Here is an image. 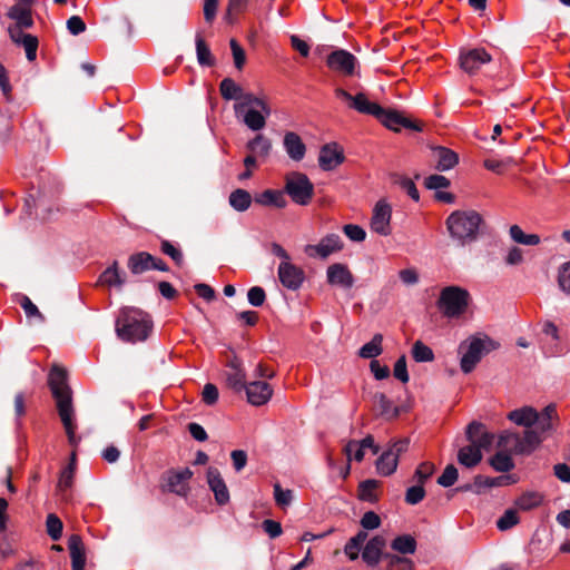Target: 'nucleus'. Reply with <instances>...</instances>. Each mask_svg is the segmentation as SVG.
Returning a JSON list of instances; mask_svg holds the SVG:
<instances>
[{
  "instance_id": "nucleus-1",
  "label": "nucleus",
  "mask_w": 570,
  "mask_h": 570,
  "mask_svg": "<svg viewBox=\"0 0 570 570\" xmlns=\"http://www.w3.org/2000/svg\"><path fill=\"white\" fill-rule=\"evenodd\" d=\"M67 371L55 364L48 376V384L57 403L59 417L68 436V442L76 448L80 438L76 435L77 424L75 423V409L72 405V391L68 385Z\"/></svg>"
},
{
  "instance_id": "nucleus-2",
  "label": "nucleus",
  "mask_w": 570,
  "mask_h": 570,
  "mask_svg": "<svg viewBox=\"0 0 570 570\" xmlns=\"http://www.w3.org/2000/svg\"><path fill=\"white\" fill-rule=\"evenodd\" d=\"M151 328L150 315L136 307H124L116 321L117 336L129 343L145 341Z\"/></svg>"
},
{
  "instance_id": "nucleus-3",
  "label": "nucleus",
  "mask_w": 570,
  "mask_h": 570,
  "mask_svg": "<svg viewBox=\"0 0 570 570\" xmlns=\"http://www.w3.org/2000/svg\"><path fill=\"white\" fill-rule=\"evenodd\" d=\"M483 224L482 216L475 210H454L445 219L450 237L460 246L469 245L479 237Z\"/></svg>"
},
{
  "instance_id": "nucleus-4",
  "label": "nucleus",
  "mask_w": 570,
  "mask_h": 570,
  "mask_svg": "<svg viewBox=\"0 0 570 570\" xmlns=\"http://www.w3.org/2000/svg\"><path fill=\"white\" fill-rule=\"evenodd\" d=\"M355 110L361 114L375 117L385 127L394 131H399L400 127L412 129L414 131H422L423 129L422 125L411 120L400 111L395 109H385L379 104L370 101L365 94H361L358 96L357 100L355 101Z\"/></svg>"
},
{
  "instance_id": "nucleus-5",
  "label": "nucleus",
  "mask_w": 570,
  "mask_h": 570,
  "mask_svg": "<svg viewBox=\"0 0 570 570\" xmlns=\"http://www.w3.org/2000/svg\"><path fill=\"white\" fill-rule=\"evenodd\" d=\"M499 346L500 344L488 335L483 337L471 336L469 340L463 341L459 345V353H462L460 361L462 372L465 374L471 373L483 355L499 348Z\"/></svg>"
},
{
  "instance_id": "nucleus-6",
  "label": "nucleus",
  "mask_w": 570,
  "mask_h": 570,
  "mask_svg": "<svg viewBox=\"0 0 570 570\" xmlns=\"http://www.w3.org/2000/svg\"><path fill=\"white\" fill-rule=\"evenodd\" d=\"M471 296L470 293L460 286L444 287L438 299V308L449 318L459 317L465 313Z\"/></svg>"
},
{
  "instance_id": "nucleus-7",
  "label": "nucleus",
  "mask_w": 570,
  "mask_h": 570,
  "mask_svg": "<svg viewBox=\"0 0 570 570\" xmlns=\"http://www.w3.org/2000/svg\"><path fill=\"white\" fill-rule=\"evenodd\" d=\"M497 446L500 451L511 454L529 455L539 446V440L534 432L524 431L520 436L517 433L504 431L499 435Z\"/></svg>"
},
{
  "instance_id": "nucleus-8",
  "label": "nucleus",
  "mask_w": 570,
  "mask_h": 570,
  "mask_svg": "<svg viewBox=\"0 0 570 570\" xmlns=\"http://www.w3.org/2000/svg\"><path fill=\"white\" fill-rule=\"evenodd\" d=\"M284 191L295 204L306 206L314 196V185L307 175L294 171L286 176Z\"/></svg>"
},
{
  "instance_id": "nucleus-9",
  "label": "nucleus",
  "mask_w": 570,
  "mask_h": 570,
  "mask_svg": "<svg viewBox=\"0 0 570 570\" xmlns=\"http://www.w3.org/2000/svg\"><path fill=\"white\" fill-rule=\"evenodd\" d=\"M194 472L189 468L180 471L169 469L161 475V490L164 492L175 493L179 497H187L189 492L188 482L193 478Z\"/></svg>"
},
{
  "instance_id": "nucleus-10",
  "label": "nucleus",
  "mask_w": 570,
  "mask_h": 570,
  "mask_svg": "<svg viewBox=\"0 0 570 570\" xmlns=\"http://www.w3.org/2000/svg\"><path fill=\"white\" fill-rule=\"evenodd\" d=\"M357 65L356 57L345 49H336L326 57V66L345 77L355 75Z\"/></svg>"
},
{
  "instance_id": "nucleus-11",
  "label": "nucleus",
  "mask_w": 570,
  "mask_h": 570,
  "mask_svg": "<svg viewBox=\"0 0 570 570\" xmlns=\"http://www.w3.org/2000/svg\"><path fill=\"white\" fill-rule=\"evenodd\" d=\"M491 60V55L484 48L463 49L459 53V65L470 76L475 75L482 65Z\"/></svg>"
},
{
  "instance_id": "nucleus-12",
  "label": "nucleus",
  "mask_w": 570,
  "mask_h": 570,
  "mask_svg": "<svg viewBox=\"0 0 570 570\" xmlns=\"http://www.w3.org/2000/svg\"><path fill=\"white\" fill-rule=\"evenodd\" d=\"M558 420L557 406L549 404L541 412H538V420H535L533 428L525 431L534 432L540 445L554 431V423Z\"/></svg>"
},
{
  "instance_id": "nucleus-13",
  "label": "nucleus",
  "mask_w": 570,
  "mask_h": 570,
  "mask_svg": "<svg viewBox=\"0 0 570 570\" xmlns=\"http://www.w3.org/2000/svg\"><path fill=\"white\" fill-rule=\"evenodd\" d=\"M391 206L383 199L379 200L373 209V216L371 218V229L381 236L391 235Z\"/></svg>"
},
{
  "instance_id": "nucleus-14",
  "label": "nucleus",
  "mask_w": 570,
  "mask_h": 570,
  "mask_svg": "<svg viewBox=\"0 0 570 570\" xmlns=\"http://www.w3.org/2000/svg\"><path fill=\"white\" fill-rule=\"evenodd\" d=\"M465 436L470 444L480 452L482 450H490L495 439V435L485 431L484 424L478 421H472L466 426Z\"/></svg>"
},
{
  "instance_id": "nucleus-15",
  "label": "nucleus",
  "mask_w": 570,
  "mask_h": 570,
  "mask_svg": "<svg viewBox=\"0 0 570 570\" xmlns=\"http://www.w3.org/2000/svg\"><path fill=\"white\" fill-rule=\"evenodd\" d=\"M277 274L282 285L291 291L301 288L305 281L304 271L291 262H282L278 265Z\"/></svg>"
},
{
  "instance_id": "nucleus-16",
  "label": "nucleus",
  "mask_w": 570,
  "mask_h": 570,
  "mask_svg": "<svg viewBox=\"0 0 570 570\" xmlns=\"http://www.w3.org/2000/svg\"><path fill=\"white\" fill-rule=\"evenodd\" d=\"M342 248L343 242L340 235L328 234L317 245H306L304 252L309 257L320 256L321 258H327L331 254L340 252Z\"/></svg>"
},
{
  "instance_id": "nucleus-17",
  "label": "nucleus",
  "mask_w": 570,
  "mask_h": 570,
  "mask_svg": "<svg viewBox=\"0 0 570 570\" xmlns=\"http://www.w3.org/2000/svg\"><path fill=\"white\" fill-rule=\"evenodd\" d=\"M345 160L343 149L336 142L325 144L321 147L318 155V165L325 170L335 169Z\"/></svg>"
},
{
  "instance_id": "nucleus-18",
  "label": "nucleus",
  "mask_w": 570,
  "mask_h": 570,
  "mask_svg": "<svg viewBox=\"0 0 570 570\" xmlns=\"http://www.w3.org/2000/svg\"><path fill=\"white\" fill-rule=\"evenodd\" d=\"M385 547L386 539L383 535L376 534L372 537L366 541L362 550V560L370 568L376 567L382 561Z\"/></svg>"
},
{
  "instance_id": "nucleus-19",
  "label": "nucleus",
  "mask_w": 570,
  "mask_h": 570,
  "mask_svg": "<svg viewBox=\"0 0 570 570\" xmlns=\"http://www.w3.org/2000/svg\"><path fill=\"white\" fill-rule=\"evenodd\" d=\"M247 401L255 406H261L269 401L273 394L272 386L264 381H254L246 387Z\"/></svg>"
},
{
  "instance_id": "nucleus-20",
  "label": "nucleus",
  "mask_w": 570,
  "mask_h": 570,
  "mask_svg": "<svg viewBox=\"0 0 570 570\" xmlns=\"http://www.w3.org/2000/svg\"><path fill=\"white\" fill-rule=\"evenodd\" d=\"M207 483L215 494V500L219 505L229 501V492L217 468L209 466L207 470Z\"/></svg>"
},
{
  "instance_id": "nucleus-21",
  "label": "nucleus",
  "mask_w": 570,
  "mask_h": 570,
  "mask_svg": "<svg viewBox=\"0 0 570 570\" xmlns=\"http://www.w3.org/2000/svg\"><path fill=\"white\" fill-rule=\"evenodd\" d=\"M327 282L331 285H337L344 288H351L354 285V276L348 267L341 263L332 264L326 272Z\"/></svg>"
},
{
  "instance_id": "nucleus-22",
  "label": "nucleus",
  "mask_w": 570,
  "mask_h": 570,
  "mask_svg": "<svg viewBox=\"0 0 570 570\" xmlns=\"http://www.w3.org/2000/svg\"><path fill=\"white\" fill-rule=\"evenodd\" d=\"M68 549L72 570H83L86 567V550L79 534H71L68 539Z\"/></svg>"
},
{
  "instance_id": "nucleus-23",
  "label": "nucleus",
  "mask_w": 570,
  "mask_h": 570,
  "mask_svg": "<svg viewBox=\"0 0 570 570\" xmlns=\"http://www.w3.org/2000/svg\"><path fill=\"white\" fill-rule=\"evenodd\" d=\"M98 283L108 287L121 288L126 283V274L120 269L118 261H114L99 276Z\"/></svg>"
},
{
  "instance_id": "nucleus-24",
  "label": "nucleus",
  "mask_w": 570,
  "mask_h": 570,
  "mask_svg": "<svg viewBox=\"0 0 570 570\" xmlns=\"http://www.w3.org/2000/svg\"><path fill=\"white\" fill-rule=\"evenodd\" d=\"M284 148L288 157L295 161H299L304 158L306 153V146L302 138L293 131H288L284 136Z\"/></svg>"
},
{
  "instance_id": "nucleus-25",
  "label": "nucleus",
  "mask_w": 570,
  "mask_h": 570,
  "mask_svg": "<svg viewBox=\"0 0 570 570\" xmlns=\"http://www.w3.org/2000/svg\"><path fill=\"white\" fill-rule=\"evenodd\" d=\"M154 263V255L148 252H137L129 255L127 267L132 275H140L145 272L151 271Z\"/></svg>"
},
{
  "instance_id": "nucleus-26",
  "label": "nucleus",
  "mask_w": 570,
  "mask_h": 570,
  "mask_svg": "<svg viewBox=\"0 0 570 570\" xmlns=\"http://www.w3.org/2000/svg\"><path fill=\"white\" fill-rule=\"evenodd\" d=\"M508 419L517 425L532 429L535 420H538V411L531 406H523L511 411Z\"/></svg>"
},
{
  "instance_id": "nucleus-27",
  "label": "nucleus",
  "mask_w": 570,
  "mask_h": 570,
  "mask_svg": "<svg viewBox=\"0 0 570 570\" xmlns=\"http://www.w3.org/2000/svg\"><path fill=\"white\" fill-rule=\"evenodd\" d=\"M7 16L16 21V27L29 29L33 26L31 7L14 4L9 9Z\"/></svg>"
},
{
  "instance_id": "nucleus-28",
  "label": "nucleus",
  "mask_w": 570,
  "mask_h": 570,
  "mask_svg": "<svg viewBox=\"0 0 570 570\" xmlns=\"http://www.w3.org/2000/svg\"><path fill=\"white\" fill-rule=\"evenodd\" d=\"M435 156L438 157L436 169L446 171L452 169L459 163V155L443 146L434 148Z\"/></svg>"
},
{
  "instance_id": "nucleus-29",
  "label": "nucleus",
  "mask_w": 570,
  "mask_h": 570,
  "mask_svg": "<svg viewBox=\"0 0 570 570\" xmlns=\"http://www.w3.org/2000/svg\"><path fill=\"white\" fill-rule=\"evenodd\" d=\"M255 202L263 206H273L276 208H284L287 205L284 193L277 189L264 190L255 197Z\"/></svg>"
},
{
  "instance_id": "nucleus-30",
  "label": "nucleus",
  "mask_w": 570,
  "mask_h": 570,
  "mask_svg": "<svg viewBox=\"0 0 570 570\" xmlns=\"http://www.w3.org/2000/svg\"><path fill=\"white\" fill-rule=\"evenodd\" d=\"M417 548L415 538L411 534H401L391 541V549L399 554H414Z\"/></svg>"
},
{
  "instance_id": "nucleus-31",
  "label": "nucleus",
  "mask_w": 570,
  "mask_h": 570,
  "mask_svg": "<svg viewBox=\"0 0 570 570\" xmlns=\"http://www.w3.org/2000/svg\"><path fill=\"white\" fill-rule=\"evenodd\" d=\"M515 482V479L510 475H500L495 478L484 476L481 474L475 475V484L481 488V493H483L487 489L491 488H500L508 484H512Z\"/></svg>"
},
{
  "instance_id": "nucleus-32",
  "label": "nucleus",
  "mask_w": 570,
  "mask_h": 570,
  "mask_svg": "<svg viewBox=\"0 0 570 570\" xmlns=\"http://www.w3.org/2000/svg\"><path fill=\"white\" fill-rule=\"evenodd\" d=\"M482 452L471 444L463 446L458 452V462L468 469L476 466L482 461Z\"/></svg>"
},
{
  "instance_id": "nucleus-33",
  "label": "nucleus",
  "mask_w": 570,
  "mask_h": 570,
  "mask_svg": "<svg viewBox=\"0 0 570 570\" xmlns=\"http://www.w3.org/2000/svg\"><path fill=\"white\" fill-rule=\"evenodd\" d=\"M253 198L249 191L237 188L228 197V203L236 212H245L252 205Z\"/></svg>"
},
{
  "instance_id": "nucleus-34",
  "label": "nucleus",
  "mask_w": 570,
  "mask_h": 570,
  "mask_svg": "<svg viewBox=\"0 0 570 570\" xmlns=\"http://www.w3.org/2000/svg\"><path fill=\"white\" fill-rule=\"evenodd\" d=\"M246 148L258 157H268L272 150V141L262 134L256 135L246 144Z\"/></svg>"
},
{
  "instance_id": "nucleus-35",
  "label": "nucleus",
  "mask_w": 570,
  "mask_h": 570,
  "mask_svg": "<svg viewBox=\"0 0 570 570\" xmlns=\"http://www.w3.org/2000/svg\"><path fill=\"white\" fill-rule=\"evenodd\" d=\"M379 485L380 482L374 479H367L360 482L357 488V498L364 502L375 503L379 500L375 493Z\"/></svg>"
},
{
  "instance_id": "nucleus-36",
  "label": "nucleus",
  "mask_w": 570,
  "mask_h": 570,
  "mask_svg": "<svg viewBox=\"0 0 570 570\" xmlns=\"http://www.w3.org/2000/svg\"><path fill=\"white\" fill-rule=\"evenodd\" d=\"M373 399L374 403L380 409V414L389 420L397 417L402 412V407L392 406V402L384 393H376Z\"/></svg>"
},
{
  "instance_id": "nucleus-37",
  "label": "nucleus",
  "mask_w": 570,
  "mask_h": 570,
  "mask_svg": "<svg viewBox=\"0 0 570 570\" xmlns=\"http://www.w3.org/2000/svg\"><path fill=\"white\" fill-rule=\"evenodd\" d=\"M382 342H383L382 334H380V333L375 334L368 343L364 344L358 350V356L362 358H372L373 360L374 357L381 355L383 352Z\"/></svg>"
},
{
  "instance_id": "nucleus-38",
  "label": "nucleus",
  "mask_w": 570,
  "mask_h": 570,
  "mask_svg": "<svg viewBox=\"0 0 570 570\" xmlns=\"http://www.w3.org/2000/svg\"><path fill=\"white\" fill-rule=\"evenodd\" d=\"M195 42L198 63L205 67H213L215 65V58L204 38L197 35Z\"/></svg>"
},
{
  "instance_id": "nucleus-39",
  "label": "nucleus",
  "mask_w": 570,
  "mask_h": 570,
  "mask_svg": "<svg viewBox=\"0 0 570 570\" xmlns=\"http://www.w3.org/2000/svg\"><path fill=\"white\" fill-rule=\"evenodd\" d=\"M511 453L499 451L490 458V465L498 472L507 473L514 469V462L510 455Z\"/></svg>"
},
{
  "instance_id": "nucleus-40",
  "label": "nucleus",
  "mask_w": 570,
  "mask_h": 570,
  "mask_svg": "<svg viewBox=\"0 0 570 570\" xmlns=\"http://www.w3.org/2000/svg\"><path fill=\"white\" fill-rule=\"evenodd\" d=\"M510 237L513 242L528 245L535 246L540 244V236L537 234H525L519 225H512L509 230Z\"/></svg>"
},
{
  "instance_id": "nucleus-41",
  "label": "nucleus",
  "mask_w": 570,
  "mask_h": 570,
  "mask_svg": "<svg viewBox=\"0 0 570 570\" xmlns=\"http://www.w3.org/2000/svg\"><path fill=\"white\" fill-rule=\"evenodd\" d=\"M219 91L225 100H240L243 89L232 78H224L219 83Z\"/></svg>"
},
{
  "instance_id": "nucleus-42",
  "label": "nucleus",
  "mask_w": 570,
  "mask_h": 570,
  "mask_svg": "<svg viewBox=\"0 0 570 570\" xmlns=\"http://www.w3.org/2000/svg\"><path fill=\"white\" fill-rule=\"evenodd\" d=\"M397 464V459L384 451L376 461V469L381 475L389 476L396 471Z\"/></svg>"
},
{
  "instance_id": "nucleus-43",
  "label": "nucleus",
  "mask_w": 570,
  "mask_h": 570,
  "mask_svg": "<svg viewBox=\"0 0 570 570\" xmlns=\"http://www.w3.org/2000/svg\"><path fill=\"white\" fill-rule=\"evenodd\" d=\"M75 470H76V453H71V460L70 463L60 472L59 481H58V489L60 491H66L71 488L73 483V476H75Z\"/></svg>"
},
{
  "instance_id": "nucleus-44",
  "label": "nucleus",
  "mask_w": 570,
  "mask_h": 570,
  "mask_svg": "<svg viewBox=\"0 0 570 570\" xmlns=\"http://www.w3.org/2000/svg\"><path fill=\"white\" fill-rule=\"evenodd\" d=\"M240 100H242L240 104H236L235 105L236 112H238L245 106H249V105L259 107L262 109V112L265 114L266 116H269L271 112H272L269 106L263 99L254 96L250 92H244L243 91Z\"/></svg>"
},
{
  "instance_id": "nucleus-45",
  "label": "nucleus",
  "mask_w": 570,
  "mask_h": 570,
  "mask_svg": "<svg viewBox=\"0 0 570 570\" xmlns=\"http://www.w3.org/2000/svg\"><path fill=\"white\" fill-rule=\"evenodd\" d=\"M542 501L543 495L539 492H525L517 499L515 504L519 509L528 511L539 507Z\"/></svg>"
},
{
  "instance_id": "nucleus-46",
  "label": "nucleus",
  "mask_w": 570,
  "mask_h": 570,
  "mask_svg": "<svg viewBox=\"0 0 570 570\" xmlns=\"http://www.w3.org/2000/svg\"><path fill=\"white\" fill-rule=\"evenodd\" d=\"M266 117L265 114L263 115L258 110L249 109L244 116V122L249 129L257 131L265 127Z\"/></svg>"
},
{
  "instance_id": "nucleus-47",
  "label": "nucleus",
  "mask_w": 570,
  "mask_h": 570,
  "mask_svg": "<svg viewBox=\"0 0 570 570\" xmlns=\"http://www.w3.org/2000/svg\"><path fill=\"white\" fill-rule=\"evenodd\" d=\"M412 356L415 362H432L434 360V353L431 347L425 345L421 341H416L412 346Z\"/></svg>"
},
{
  "instance_id": "nucleus-48",
  "label": "nucleus",
  "mask_w": 570,
  "mask_h": 570,
  "mask_svg": "<svg viewBox=\"0 0 570 570\" xmlns=\"http://www.w3.org/2000/svg\"><path fill=\"white\" fill-rule=\"evenodd\" d=\"M18 303L24 311L28 318L36 317L40 323H43L46 321L45 315L39 311V308L32 303V301L27 295L20 294Z\"/></svg>"
},
{
  "instance_id": "nucleus-49",
  "label": "nucleus",
  "mask_w": 570,
  "mask_h": 570,
  "mask_svg": "<svg viewBox=\"0 0 570 570\" xmlns=\"http://www.w3.org/2000/svg\"><path fill=\"white\" fill-rule=\"evenodd\" d=\"M46 528L48 535L53 541H58L61 538L63 524L55 513L48 514L46 520Z\"/></svg>"
},
{
  "instance_id": "nucleus-50",
  "label": "nucleus",
  "mask_w": 570,
  "mask_h": 570,
  "mask_svg": "<svg viewBox=\"0 0 570 570\" xmlns=\"http://www.w3.org/2000/svg\"><path fill=\"white\" fill-rule=\"evenodd\" d=\"M160 250L163 254L169 256L177 266L184 264V254L180 248L176 247L171 242L167 239L160 240Z\"/></svg>"
},
{
  "instance_id": "nucleus-51",
  "label": "nucleus",
  "mask_w": 570,
  "mask_h": 570,
  "mask_svg": "<svg viewBox=\"0 0 570 570\" xmlns=\"http://www.w3.org/2000/svg\"><path fill=\"white\" fill-rule=\"evenodd\" d=\"M227 384L235 392L246 391L248 384H246V375L243 368H237L235 372L227 374Z\"/></svg>"
},
{
  "instance_id": "nucleus-52",
  "label": "nucleus",
  "mask_w": 570,
  "mask_h": 570,
  "mask_svg": "<svg viewBox=\"0 0 570 570\" xmlns=\"http://www.w3.org/2000/svg\"><path fill=\"white\" fill-rule=\"evenodd\" d=\"M393 181L394 184L399 185L413 200L417 202L420 199L419 190L411 178L401 175H394Z\"/></svg>"
},
{
  "instance_id": "nucleus-53",
  "label": "nucleus",
  "mask_w": 570,
  "mask_h": 570,
  "mask_svg": "<svg viewBox=\"0 0 570 570\" xmlns=\"http://www.w3.org/2000/svg\"><path fill=\"white\" fill-rule=\"evenodd\" d=\"M519 523V517L515 510L508 509L498 519L497 527L501 531H507L513 528Z\"/></svg>"
},
{
  "instance_id": "nucleus-54",
  "label": "nucleus",
  "mask_w": 570,
  "mask_h": 570,
  "mask_svg": "<svg viewBox=\"0 0 570 570\" xmlns=\"http://www.w3.org/2000/svg\"><path fill=\"white\" fill-rule=\"evenodd\" d=\"M459 478L458 469L453 464L445 466L443 473L438 478V484L443 488L452 487Z\"/></svg>"
},
{
  "instance_id": "nucleus-55",
  "label": "nucleus",
  "mask_w": 570,
  "mask_h": 570,
  "mask_svg": "<svg viewBox=\"0 0 570 570\" xmlns=\"http://www.w3.org/2000/svg\"><path fill=\"white\" fill-rule=\"evenodd\" d=\"M38 45V38L28 33L23 37L19 46L24 48L27 59L33 61L37 57Z\"/></svg>"
},
{
  "instance_id": "nucleus-56",
  "label": "nucleus",
  "mask_w": 570,
  "mask_h": 570,
  "mask_svg": "<svg viewBox=\"0 0 570 570\" xmlns=\"http://www.w3.org/2000/svg\"><path fill=\"white\" fill-rule=\"evenodd\" d=\"M230 50L234 58V65L236 69L242 70L246 62V53L242 46L237 42L236 39H230L229 41Z\"/></svg>"
},
{
  "instance_id": "nucleus-57",
  "label": "nucleus",
  "mask_w": 570,
  "mask_h": 570,
  "mask_svg": "<svg viewBox=\"0 0 570 570\" xmlns=\"http://www.w3.org/2000/svg\"><path fill=\"white\" fill-rule=\"evenodd\" d=\"M425 497V490L422 484L410 487L405 492V502L411 505L420 503Z\"/></svg>"
},
{
  "instance_id": "nucleus-58",
  "label": "nucleus",
  "mask_w": 570,
  "mask_h": 570,
  "mask_svg": "<svg viewBox=\"0 0 570 570\" xmlns=\"http://www.w3.org/2000/svg\"><path fill=\"white\" fill-rule=\"evenodd\" d=\"M382 520L374 511H367L361 518L360 524L364 530H375L381 527Z\"/></svg>"
},
{
  "instance_id": "nucleus-59",
  "label": "nucleus",
  "mask_w": 570,
  "mask_h": 570,
  "mask_svg": "<svg viewBox=\"0 0 570 570\" xmlns=\"http://www.w3.org/2000/svg\"><path fill=\"white\" fill-rule=\"evenodd\" d=\"M558 284L566 294L570 295V261L560 266Z\"/></svg>"
},
{
  "instance_id": "nucleus-60",
  "label": "nucleus",
  "mask_w": 570,
  "mask_h": 570,
  "mask_svg": "<svg viewBox=\"0 0 570 570\" xmlns=\"http://www.w3.org/2000/svg\"><path fill=\"white\" fill-rule=\"evenodd\" d=\"M247 299L252 306L259 307L266 301V293L261 286L250 287L247 292Z\"/></svg>"
},
{
  "instance_id": "nucleus-61",
  "label": "nucleus",
  "mask_w": 570,
  "mask_h": 570,
  "mask_svg": "<svg viewBox=\"0 0 570 570\" xmlns=\"http://www.w3.org/2000/svg\"><path fill=\"white\" fill-rule=\"evenodd\" d=\"M450 184V180L445 176L438 174L431 175L424 180V186L428 189H434L436 191L441 188H448Z\"/></svg>"
},
{
  "instance_id": "nucleus-62",
  "label": "nucleus",
  "mask_w": 570,
  "mask_h": 570,
  "mask_svg": "<svg viewBox=\"0 0 570 570\" xmlns=\"http://www.w3.org/2000/svg\"><path fill=\"white\" fill-rule=\"evenodd\" d=\"M435 466L431 462L421 463L414 473V476L417 479L420 484H424L434 473Z\"/></svg>"
},
{
  "instance_id": "nucleus-63",
  "label": "nucleus",
  "mask_w": 570,
  "mask_h": 570,
  "mask_svg": "<svg viewBox=\"0 0 570 570\" xmlns=\"http://www.w3.org/2000/svg\"><path fill=\"white\" fill-rule=\"evenodd\" d=\"M343 232L353 242H363L366 237V232L361 226L354 224L344 225Z\"/></svg>"
},
{
  "instance_id": "nucleus-64",
  "label": "nucleus",
  "mask_w": 570,
  "mask_h": 570,
  "mask_svg": "<svg viewBox=\"0 0 570 570\" xmlns=\"http://www.w3.org/2000/svg\"><path fill=\"white\" fill-rule=\"evenodd\" d=\"M219 392L215 384H205L202 393V400L207 405H214L218 401Z\"/></svg>"
}]
</instances>
